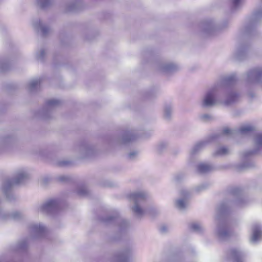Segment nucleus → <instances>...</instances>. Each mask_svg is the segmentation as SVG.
Instances as JSON below:
<instances>
[{"label":"nucleus","instance_id":"obj_43","mask_svg":"<svg viewBox=\"0 0 262 262\" xmlns=\"http://www.w3.org/2000/svg\"><path fill=\"white\" fill-rule=\"evenodd\" d=\"M184 178L183 174L179 173L176 175L174 177V179L176 181L178 182Z\"/></svg>","mask_w":262,"mask_h":262},{"label":"nucleus","instance_id":"obj_37","mask_svg":"<svg viewBox=\"0 0 262 262\" xmlns=\"http://www.w3.org/2000/svg\"><path fill=\"white\" fill-rule=\"evenodd\" d=\"M46 55L44 49H41L36 53V57L37 60L42 61Z\"/></svg>","mask_w":262,"mask_h":262},{"label":"nucleus","instance_id":"obj_6","mask_svg":"<svg viewBox=\"0 0 262 262\" xmlns=\"http://www.w3.org/2000/svg\"><path fill=\"white\" fill-rule=\"evenodd\" d=\"M243 80L247 85L251 86L262 82V67L250 69L244 75Z\"/></svg>","mask_w":262,"mask_h":262},{"label":"nucleus","instance_id":"obj_36","mask_svg":"<svg viewBox=\"0 0 262 262\" xmlns=\"http://www.w3.org/2000/svg\"><path fill=\"white\" fill-rule=\"evenodd\" d=\"M190 228L192 230L196 232H201L203 230V227L200 224L198 223L191 224Z\"/></svg>","mask_w":262,"mask_h":262},{"label":"nucleus","instance_id":"obj_7","mask_svg":"<svg viewBox=\"0 0 262 262\" xmlns=\"http://www.w3.org/2000/svg\"><path fill=\"white\" fill-rule=\"evenodd\" d=\"M219 28L215 25L214 20L212 19L205 20L202 22L200 25V31L202 35L204 37H209L214 35Z\"/></svg>","mask_w":262,"mask_h":262},{"label":"nucleus","instance_id":"obj_39","mask_svg":"<svg viewBox=\"0 0 262 262\" xmlns=\"http://www.w3.org/2000/svg\"><path fill=\"white\" fill-rule=\"evenodd\" d=\"M233 8L236 9L240 7L243 3V0H230Z\"/></svg>","mask_w":262,"mask_h":262},{"label":"nucleus","instance_id":"obj_8","mask_svg":"<svg viewBox=\"0 0 262 262\" xmlns=\"http://www.w3.org/2000/svg\"><path fill=\"white\" fill-rule=\"evenodd\" d=\"M61 101L56 99H51L48 100L43 108L38 113V116L42 119L47 120L51 117V113L56 107L60 105Z\"/></svg>","mask_w":262,"mask_h":262},{"label":"nucleus","instance_id":"obj_10","mask_svg":"<svg viewBox=\"0 0 262 262\" xmlns=\"http://www.w3.org/2000/svg\"><path fill=\"white\" fill-rule=\"evenodd\" d=\"M214 233L216 237L221 241L228 239L231 235V232L227 225L221 221H219Z\"/></svg>","mask_w":262,"mask_h":262},{"label":"nucleus","instance_id":"obj_29","mask_svg":"<svg viewBox=\"0 0 262 262\" xmlns=\"http://www.w3.org/2000/svg\"><path fill=\"white\" fill-rule=\"evenodd\" d=\"M40 81L41 79L40 78L31 80L28 85V90L31 92L35 91L39 85Z\"/></svg>","mask_w":262,"mask_h":262},{"label":"nucleus","instance_id":"obj_16","mask_svg":"<svg viewBox=\"0 0 262 262\" xmlns=\"http://www.w3.org/2000/svg\"><path fill=\"white\" fill-rule=\"evenodd\" d=\"M29 228L34 237L43 236L46 231V227L40 223H33L30 225Z\"/></svg>","mask_w":262,"mask_h":262},{"label":"nucleus","instance_id":"obj_27","mask_svg":"<svg viewBox=\"0 0 262 262\" xmlns=\"http://www.w3.org/2000/svg\"><path fill=\"white\" fill-rule=\"evenodd\" d=\"M28 247V239H23L18 241L14 246V250L18 252H23L27 250Z\"/></svg>","mask_w":262,"mask_h":262},{"label":"nucleus","instance_id":"obj_32","mask_svg":"<svg viewBox=\"0 0 262 262\" xmlns=\"http://www.w3.org/2000/svg\"><path fill=\"white\" fill-rule=\"evenodd\" d=\"M172 109L171 106L167 105L164 109V117L166 120H169L172 115Z\"/></svg>","mask_w":262,"mask_h":262},{"label":"nucleus","instance_id":"obj_18","mask_svg":"<svg viewBox=\"0 0 262 262\" xmlns=\"http://www.w3.org/2000/svg\"><path fill=\"white\" fill-rule=\"evenodd\" d=\"M248 46L245 45H239L233 54L234 58L238 60L244 59L247 55Z\"/></svg>","mask_w":262,"mask_h":262},{"label":"nucleus","instance_id":"obj_26","mask_svg":"<svg viewBox=\"0 0 262 262\" xmlns=\"http://www.w3.org/2000/svg\"><path fill=\"white\" fill-rule=\"evenodd\" d=\"M104 221L107 223L115 222V223L119 224L120 228L122 229L126 227L128 225V223L125 220L118 216H110L107 219H105Z\"/></svg>","mask_w":262,"mask_h":262},{"label":"nucleus","instance_id":"obj_15","mask_svg":"<svg viewBox=\"0 0 262 262\" xmlns=\"http://www.w3.org/2000/svg\"><path fill=\"white\" fill-rule=\"evenodd\" d=\"M138 137V135L136 130L134 129L125 130L119 138V142L121 144H127L134 141Z\"/></svg>","mask_w":262,"mask_h":262},{"label":"nucleus","instance_id":"obj_13","mask_svg":"<svg viewBox=\"0 0 262 262\" xmlns=\"http://www.w3.org/2000/svg\"><path fill=\"white\" fill-rule=\"evenodd\" d=\"M191 192L187 189H184L181 191V198L178 199L175 203L176 207L180 210H184L188 205V198Z\"/></svg>","mask_w":262,"mask_h":262},{"label":"nucleus","instance_id":"obj_45","mask_svg":"<svg viewBox=\"0 0 262 262\" xmlns=\"http://www.w3.org/2000/svg\"><path fill=\"white\" fill-rule=\"evenodd\" d=\"M161 230L162 231H166V227L165 226H163L161 227Z\"/></svg>","mask_w":262,"mask_h":262},{"label":"nucleus","instance_id":"obj_9","mask_svg":"<svg viewBox=\"0 0 262 262\" xmlns=\"http://www.w3.org/2000/svg\"><path fill=\"white\" fill-rule=\"evenodd\" d=\"M261 18H262V10L257 9L254 11L250 21L242 29L243 33L250 34L254 30L256 23Z\"/></svg>","mask_w":262,"mask_h":262},{"label":"nucleus","instance_id":"obj_31","mask_svg":"<svg viewBox=\"0 0 262 262\" xmlns=\"http://www.w3.org/2000/svg\"><path fill=\"white\" fill-rule=\"evenodd\" d=\"M209 187L208 183H203L194 187L192 190L193 192L200 193L206 190Z\"/></svg>","mask_w":262,"mask_h":262},{"label":"nucleus","instance_id":"obj_14","mask_svg":"<svg viewBox=\"0 0 262 262\" xmlns=\"http://www.w3.org/2000/svg\"><path fill=\"white\" fill-rule=\"evenodd\" d=\"M156 68L160 72L169 73L176 71L178 69V67L172 62H160L157 63Z\"/></svg>","mask_w":262,"mask_h":262},{"label":"nucleus","instance_id":"obj_42","mask_svg":"<svg viewBox=\"0 0 262 262\" xmlns=\"http://www.w3.org/2000/svg\"><path fill=\"white\" fill-rule=\"evenodd\" d=\"M138 152L137 151H133L128 154V159L130 160H134L138 156Z\"/></svg>","mask_w":262,"mask_h":262},{"label":"nucleus","instance_id":"obj_44","mask_svg":"<svg viewBox=\"0 0 262 262\" xmlns=\"http://www.w3.org/2000/svg\"><path fill=\"white\" fill-rule=\"evenodd\" d=\"M58 180L61 182H64L68 180V177L66 176H60L58 177Z\"/></svg>","mask_w":262,"mask_h":262},{"label":"nucleus","instance_id":"obj_33","mask_svg":"<svg viewBox=\"0 0 262 262\" xmlns=\"http://www.w3.org/2000/svg\"><path fill=\"white\" fill-rule=\"evenodd\" d=\"M53 0H36L38 5L42 8H45L53 3Z\"/></svg>","mask_w":262,"mask_h":262},{"label":"nucleus","instance_id":"obj_1","mask_svg":"<svg viewBox=\"0 0 262 262\" xmlns=\"http://www.w3.org/2000/svg\"><path fill=\"white\" fill-rule=\"evenodd\" d=\"M253 131L254 128L250 125L241 126L238 129H232L226 127L220 135L213 136V139L220 138L222 136L232 137L234 135L242 137L254 136V149L252 151H248L244 153V157L247 158L262 150V133L255 134Z\"/></svg>","mask_w":262,"mask_h":262},{"label":"nucleus","instance_id":"obj_20","mask_svg":"<svg viewBox=\"0 0 262 262\" xmlns=\"http://www.w3.org/2000/svg\"><path fill=\"white\" fill-rule=\"evenodd\" d=\"M262 238V228L258 224H255L252 227V234L250 238V242L255 243L259 241Z\"/></svg>","mask_w":262,"mask_h":262},{"label":"nucleus","instance_id":"obj_25","mask_svg":"<svg viewBox=\"0 0 262 262\" xmlns=\"http://www.w3.org/2000/svg\"><path fill=\"white\" fill-rule=\"evenodd\" d=\"M198 171L201 173H207L214 170V166L208 163H200L197 167Z\"/></svg>","mask_w":262,"mask_h":262},{"label":"nucleus","instance_id":"obj_28","mask_svg":"<svg viewBox=\"0 0 262 262\" xmlns=\"http://www.w3.org/2000/svg\"><path fill=\"white\" fill-rule=\"evenodd\" d=\"M208 143V141L204 140L200 141L197 143L192 148L191 150V152L192 154H195L201 150H202L203 148H204Z\"/></svg>","mask_w":262,"mask_h":262},{"label":"nucleus","instance_id":"obj_41","mask_svg":"<svg viewBox=\"0 0 262 262\" xmlns=\"http://www.w3.org/2000/svg\"><path fill=\"white\" fill-rule=\"evenodd\" d=\"M200 119L203 121L207 122L211 120L213 117L210 114H204L200 116Z\"/></svg>","mask_w":262,"mask_h":262},{"label":"nucleus","instance_id":"obj_38","mask_svg":"<svg viewBox=\"0 0 262 262\" xmlns=\"http://www.w3.org/2000/svg\"><path fill=\"white\" fill-rule=\"evenodd\" d=\"M87 189L83 186H80L76 189V193L80 196H85L88 193Z\"/></svg>","mask_w":262,"mask_h":262},{"label":"nucleus","instance_id":"obj_12","mask_svg":"<svg viewBox=\"0 0 262 262\" xmlns=\"http://www.w3.org/2000/svg\"><path fill=\"white\" fill-rule=\"evenodd\" d=\"M58 206L59 201L57 199H50L39 205L37 210L42 213H50L56 209Z\"/></svg>","mask_w":262,"mask_h":262},{"label":"nucleus","instance_id":"obj_3","mask_svg":"<svg viewBox=\"0 0 262 262\" xmlns=\"http://www.w3.org/2000/svg\"><path fill=\"white\" fill-rule=\"evenodd\" d=\"M148 197L147 193L144 191H137L130 194V198L134 202L132 210L137 217L142 218L146 215L154 216L157 213L155 208L147 207L144 205Z\"/></svg>","mask_w":262,"mask_h":262},{"label":"nucleus","instance_id":"obj_17","mask_svg":"<svg viewBox=\"0 0 262 262\" xmlns=\"http://www.w3.org/2000/svg\"><path fill=\"white\" fill-rule=\"evenodd\" d=\"M239 97V94L234 90H229L225 99H223L221 104L224 105H230L236 102Z\"/></svg>","mask_w":262,"mask_h":262},{"label":"nucleus","instance_id":"obj_21","mask_svg":"<svg viewBox=\"0 0 262 262\" xmlns=\"http://www.w3.org/2000/svg\"><path fill=\"white\" fill-rule=\"evenodd\" d=\"M229 254L234 262H244L245 254L238 249H231L229 251Z\"/></svg>","mask_w":262,"mask_h":262},{"label":"nucleus","instance_id":"obj_35","mask_svg":"<svg viewBox=\"0 0 262 262\" xmlns=\"http://www.w3.org/2000/svg\"><path fill=\"white\" fill-rule=\"evenodd\" d=\"M168 146V144L166 142H161L158 143L157 145V150L159 153H161L165 151Z\"/></svg>","mask_w":262,"mask_h":262},{"label":"nucleus","instance_id":"obj_4","mask_svg":"<svg viewBox=\"0 0 262 262\" xmlns=\"http://www.w3.org/2000/svg\"><path fill=\"white\" fill-rule=\"evenodd\" d=\"M29 178V174L25 169H20L14 179H6L2 185L3 191L8 201L12 202L16 200V196L12 191V188L16 185L24 182Z\"/></svg>","mask_w":262,"mask_h":262},{"label":"nucleus","instance_id":"obj_23","mask_svg":"<svg viewBox=\"0 0 262 262\" xmlns=\"http://www.w3.org/2000/svg\"><path fill=\"white\" fill-rule=\"evenodd\" d=\"M12 140V138L9 136H5L0 139V155L7 150Z\"/></svg>","mask_w":262,"mask_h":262},{"label":"nucleus","instance_id":"obj_5","mask_svg":"<svg viewBox=\"0 0 262 262\" xmlns=\"http://www.w3.org/2000/svg\"><path fill=\"white\" fill-rule=\"evenodd\" d=\"M247 203V201L239 190H235L233 191L232 199L228 201L222 203L217 207V211L220 216H222L227 213L229 210L243 207Z\"/></svg>","mask_w":262,"mask_h":262},{"label":"nucleus","instance_id":"obj_22","mask_svg":"<svg viewBox=\"0 0 262 262\" xmlns=\"http://www.w3.org/2000/svg\"><path fill=\"white\" fill-rule=\"evenodd\" d=\"M132 248H127L119 253L116 256V260L120 262H126L133 254Z\"/></svg>","mask_w":262,"mask_h":262},{"label":"nucleus","instance_id":"obj_2","mask_svg":"<svg viewBox=\"0 0 262 262\" xmlns=\"http://www.w3.org/2000/svg\"><path fill=\"white\" fill-rule=\"evenodd\" d=\"M236 76L232 74L223 78L214 86L208 90L202 98L201 105L204 108H209L214 106L221 105L222 99L218 95L219 91L222 88L230 87L236 81Z\"/></svg>","mask_w":262,"mask_h":262},{"label":"nucleus","instance_id":"obj_30","mask_svg":"<svg viewBox=\"0 0 262 262\" xmlns=\"http://www.w3.org/2000/svg\"><path fill=\"white\" fill-rule=\"evenodd\" d=\"M229 154V149L225 146H222L216 149L212 155L214 157H218L226 156Z\"/></svg>","mask_w":262,"mask_h":262},{"label":"nucleus","instance_id":"obj_11","mask_svg":"<svg viewBox=\"0 0 262 262\" xmlns=\"http://www.w3.org/2000/svg\"><path fill=\"white\" fill-rule=\"evenodd\" d=\"M76 151L81 158H86L92 156L95 152L94 147L88 143L80 144L76 147Z\"/></svg>","mask_w":262,"mask_h":262},{"label":"nucleus","instance_id":"obj_46","mask_svg":"<svg viewBox=\"0 0 262 262\" xmlns=\"http://www.w3.org/2000/svg\"><path fill=\"white\" fill-rule=\"evenodd\" d=\"M261 1L262 2V0H261Z\"/></svg>","mask_w":262,"mask_h":262},{"label":"nucleus","instance_id":"obj_34","mask_svg":"<svg viewBox=\"0 0 262 262\" xmlns=\"http://www.w3.org/2000/svg\"><path fill=\"white\" fill-rule=\"evenodd\" d=\"M9 68L8 62L4 59L0 60V72H4Z\"/></svg>","mask_w":262,"mask_h":262},{"label":"nucleus","instance_id":"obj_19","mask_svg":"<svg viewBox=\"0 0 262 262\" xmlns=\"http://www.w3.org/2000/svg\"><path fill=\"white\" fill-rule=\"evenodd\" d=\"M81 8L80 2L77 0L66 4L64 7V11L67 13L77 12L80 10Z\"/></svg>","mask_w":262,"mask_h":262},{"label":"nucleus","instance_id":"obj_24","mask_svg":"<svg viewBox=\"0 0 262 262\" xmlns=\"http://www.w3.org/2000/svg\"><path fill=\"white\" fill-rule=\"evenodd\" d=\"M33 26L38 30H40L43 35L48 34L50 31V28L43 25L40 20H36L33 23Z\"/></svg>","mask_w":262,"mask_h":262},{"label":"nucleus","instance_id":"obj_40","mask_svg":"<svg viewBox=\"0 0 262 262\" xmlns=\"http://www.w3.org/2000/svg\"><path fill=\"white\" fill-rule=\"evenodd\" d=\"M57 164L59 166H68L71 164V162L69 160H61L57 162Z\"/></svg>","mask_w":262,"mask_h":262}]
</instances>
